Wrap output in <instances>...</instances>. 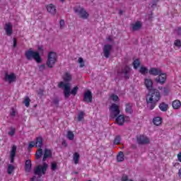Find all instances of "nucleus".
<instances>
[{
    "instance_id": "3c124183",
    "label": "nucleus",
    "mask_w": 181,
    "mask_h": 181,
    "mask_svg": "<svg viewBox=\"0 0 181 181\" xmlns=\"http://www.w3.org/2000/svg\"><path fill=\"white\" fill-rule=\"evenodd\" d=\"M59 100L58 98H54L53 100V103L55 105H59Z\"/></svg>"
},
{
    "instance_id": "7c9ffc66",
    "label": "nucleus",
    "mask_w": 181,
    "mask_h": 181,
    "mask_svg": "<svg viewBox=\"0 0 181 181\" xmlns=\"http://www.w3.org/2000/svg\"><path fill=\"white\" fill-rule=\"evenodd\" d=\"M139 73L142 74V76H145L149 73V70H148V68L145 66H141L139 69Z\"/></svg>"
},
{
    "instance_id": "4be33fe9",
    "label": "nucleus",
    "mask_w": 181,
    "mask_h": 181,
    "mask_svg": "<svg viewBox=\"0 0 181 181\" xmlns=\"http://www.w3.org/2000/svg\"><path fill=\"white\" fill-rule=\"evenodd\" d=\"M132 105H133L131 103H127L125 104V112H127V114H133L134 110H132Z\"/></svg>"
},
{
    "instance_id": "58836bf2",
    "label": "nucleus",
    "mask_w": 181,
    "mask_h": 181,
    "mask_svg": "<svg viewBox=\"0 0 181 181\" xmlns=\"http://www.w3.org/2000/svg\"><path fill=\"white\" fill-rule=\"evenodd\" d=\"M24 104L25 107H29V105H30V98H29V97L26 96L25 98Z\"/></svg>"
},
{
    "instance_id": "8fccbe9b",
    "label": "nucleus",
    "mask_w": 181,
    "mask_h": 181,
    "mask_svg": "<svg viewBox=\"0 0 181 181\" xmlns=\"http://www.w3.org/2000/svg\"><path fill=\"white\" fill-rule=\"evenodd\" d=\"M13 47H16L17 45H18V40H16V38H13Z\"/></svg>"
},
{
    "instance_id": "79ce46f5",
    "label": "nucleus",
    "mask_w": 181,
    "mask_h": 181,
    "mask_svg": "<svg viewBox=\"0 0 181 181\" xmlns=\"http://www.w3.org/2000/svg\"><path fill=\"white\" fill-rule=\"evenodd\" d=\"M78 63L80 64V67L81 68L84 67V60L83 59V58L80 57L78 59Z\"/></svg>"
},
{
    "instance_id": "f257e3e1",
    "label": "nucleus",
    "mask_w": 181,
    "mask_h": 181,
    "mask_svg": "<svg viewBox=\"0 0 181 181\" xmlns=\"http://www.w3.org/2000/svg\"><path fill=\"white\" fill-rule=\"evenodd\" d=\"M146 100L147 104H150V110H153L156 107V103L160 100V92L156 89L148 90Z\"/></svg>"
},
{
    "instance_id": "5701e85b",
    "label": "nucleus",
    "mask_w": 181,
    "mask_h": 181,
    "mask_svg": "<svg viewBox=\"0 0 181 181\" xmlns=\"http://www.w3.org/2000/svg\"><path fill=\"white\" fill-rule=\"evenodd\" d=\"M129 71H131V68L129 66H126L122 69V73L124 75L125 78H129Z\"/></svg>"
},
{
    "instance_id": "1a4fd4ad",
    "label": "nucleus",
    "mask_w": 181,
    "mask_h": 181,
    "mask_svg": "<svg viewBox=\"0 0 181 181\" xmlns=\"http://www.w3.org/2000/svg\"><path fill=\"white\" fill-rule=\"evenodd\" d=\"M112 50V45L109 44L104 45L103 54H104V57H106V59H108V57H110Z\"/></svg>"
},
{
    "instance_id": "412c9836",
    "label": "nucleus",
    "mask_w": 181,
    "mask_h": 181,
    "mask_svg": "<svg viewBox=\"0 0 181 181\" xmlns=\"http://www.w3.org/2000/svg\"><path fill=\"white\" fill-rule=\"evenodd\" d=\"M25 170L26 173H29L32 170V160H27L25 163Z\"/></svg>"
},
{
    "instance_id": "b1692460",
    "label": "nucleus",
    "mask_w": 181,
    "mask_h": 181,
    "mask_svg": "<svg viewBox=\"0 0 181 181\" xmlns=\"http://www.w3.org/2000/svg\"><path fill=\"white\" fill-rule=\"evenodd\" d=\"M63 80L64 81V84H67L69 81H71V74L69 72H66L63 76Z\"/></svg>"
},
{
    "instance_id": "864d4df0",
    "label": "nucleus",
    "mask_w": 181,
    "mask_h": 181,
    "mask_svg": "<svg viewBox=\"0 0 181 181\" xmlns=\"http://www.w3.org/2000/svg\"><path fill=\"white\" fill-rule=\"evenodd\" d=\"M177 158L178 162H180V163H181V152H180V153L177 155Z\"/></svg>"
},
{
    "instance_id": "ddd939ff",
    "label": "nucleus",
    "mask_w": 181,
    "mask_h": 181,
    "mask_svg": "<svg viewBox=\"0 0 181 181\" xmlns=\"http://www.w3.org/2000/svg\"><path fill=\"white\" fill-rule=\"evenodd\" d=\"M144 86L148 91H151V90H155V88H153V81H152V79L151 78L144 79Z\"/></svg>"
},
{
    "instance_id": "f704fd0d",
    "label": "nucleus",
    "mask_w": 181,
    "mask_h": 181,
    "mask_svg": "<svg viewBox=\"0 0 181 181\" xmlns=\"http://www.w3.org/2000/svg\"><path fill=\"white\" fill-rule=\"evenodd\" d=\"M113 144L114 145H119V144H121V136H116L114 139Z\"/></svg>"
},
{
    "instance_id": "f8f14e48",
    "label": "nucleus",
    "mask_w": 181,
    "mask_h": 181,
    "mask_svg": "<svg viewBox=\"0 0 181 181\" xmlns=\"http://www.w3.org/2000/svg\"><path fill=\"white\" fill-rule=\"evenodd\" d=\"M166 74L161 72V74H159L156 78L155 81L159 83V84H165L166 83Z\"/></svg>"
},
{
    "instance_id": "de8ad7c7",
    "label": "nucleus",
    "mask_w": 181,
    "mask_h": 181,
    "mask_svg": "<svg viewBox=\"0 0 181 181\" xmlns=\"http://www.w3.org/2000/svg\"><path fill=\"white\" fill-rule=\"evenodd\" d=\"M158 2H159V0H152L151 8L156 6V5H158Z\"/></svg>"
},
{
    "instance_id": "dca6fc26",
    "label": "nucleus",
    "mask_w": 181,
    "mask_h": 181,
    "mask_svg": "<svg viewBox=\"0 0 181 181\" xmlns=\"http://www.w3.org/2000/svg\"><path fill=\"white\" fill-rule=\"evenodd\" d=\"M46 8L49 13H51V15H56V12H57L56 6H54L53 4L47 5Z\"/></svg>"
},
{
    "instance_id": "c85d7f7f",
    "label": "nucleus",
    "mask_w": 181,
    "mask_h": 181,
    "mask_svg": "<svg viewBox=\"0 0 181 181\" xmlns=\"http://www.w3.org/2000/svg\"><path fill=\"white\" fill-rule=\"evenodd\" d=\"M42 155H43V150L42 148L38 147L35 153V159H40V158H42Z\"/></svg>"
},
{
    "instance_id": "473e14b6",
    "label": "nucleus",
    "mask_w": 181,
    "mask_h": 181,
    "mask_svg": "<svg viewBox=\"0 0 181 181\" xmlns=\"http://www.w3.org/2000/svg\"><path fill=\"white\" fill-rule=\"evenodd\" d=\"M139 66H141V61H139V59H135L133 62V67H134V69H135V70H136V69H138V67H139Z\"/></svg>"
},
{
    "instance_id": "6ab92c4d",
    "label": "nucleus",
    "mask_w": 181,
    "mask_h": 181,
    "mask_svg": "<svg viewBox=\"0 0 181 181\" xmlns=\"http://www.w3.org/2000/svg\"><path fill=\"white\" fill-rule=\"evenodd\" d=\"M52 150L45 148L44 151V156L42 158V162H46V159H47V158H52Z\"/></svg>"
},
{
    "instance_id": "052dcab7",
    "label": "nucleus",
    "mask_w": 181,
    "mask_h": 181,
    "mask_svg": "<svg viewBox=\"0 0 181 181\" xmlns=\"http://www.w3.org/2000/svg\"><path fill=\"white\" fill-rule=\"evenodd\" d=\"M35 179H36V177H35V176L31 177V178H30V181H35Z\"/></svg>"
},
{
    "instance_id": "393cba45",
    "label": "nucleus",
    "mask_w": 181,
    "mask_h": 181,
    "mask_svg": "<svg viewBox=\"0 0 181 181\" xmlns=\"http://www.w3.org/2000/svg\"><path fill=\"white\" fill-rule=\"evenodd\" d=\"M158 107H159L160 111H162L163 112H166V111H168V110H169V105H168L165 102L160 103Z\"/></svg>"
},
{
    "instance_id": "0eeeda50",
    "label": "nucleus",
    "mask_w": 181,
    "mask_h": 181,
    "mask_svg": "<svg viewBox=\"0 0 181 181\" xmlns=\"http://www.w3.org/2000/svg\"><path fill=\"white\" fill-rule=\"evenodd\" d=\"M136 141L139 145H148L151 143L149 138L144 134L136 136Z\"/></svg>"
},
{
    "instance_id": "bf43d9fd",
    "label": "nucleus",
    "mask_w": 181,
    "mask_h": 181,
    "mask_svg": "<svg viewBox=\"0 0 181 181\" xmlns=\"http://www.w3.org/2000/svg\"><path fill=\"white\" fill-rule=\"evenodd\" d=\"M177 33H178V35H181V28L180 27L177 28Z\"/></svg>"
},
{
    "instance_id": "f3484780",
    "label": "nucleus",
    "mask_w": 181,
    "mask_h": 181,
    "mask_svg": "<svg viewBox=\"0 0 181 181\" xmlns=\"http://www.w3.org/2000/svg\"><path fill=\"white\" fill-rule=\"evenodd\" d=\"M5 31L6 33L7 36H11L13 32V28H12V24L11 23H6L5 25Z\"/></svg>"
},
{
    "instance_id": "a19ab883",
    "label": "nucleus",
    "mask_w": 181,
    "mask_h": 181,
    "mask_svg": "<svg viewBox=\"0 0 181 181\" xmlns=\"http://www.w3.org/2000/svg\"><path fill=\"white\" fill-rule=\"evenodd\" d=\"M111 98H112V101H114L115 103L118 101V100H119V98H118V95H115V94L111 95Z\"/></svg>"
},
{
    "instance_id": "f03ea898",
    "label": "nucleus",
    "mask_w": 181,
    "mask_h": 181,
    "mask_svg": "<svg viewBox=\"0 0 181 181\" xmlns=\"http://www.w3.org/2000/svg\"><path fill=\"white\" fill-rule=\"evenodd\" d=\"M59 88H64V95L65 100H67L70 97V94L75 96L77 95V91H78V86H75L71 90L70 83H64V82L61 81L58 84Z\"/></svg>"
},
{
    "instance_id": "e2e57ef3",
    "label": "nucleus",
    "mask_w": 181,
    "mask_h": 181,
    "mask_svg": "<svg viewBox=\"0 0 181 181\" xmlns=\"http://www.w3.org/2000/svg\"><path fill=\"white\" fill-rule=\"evenodd\" d=\"M74 173H75V175H78V173H77V172H75Z\"/></svg>"
},
{
    "instance_id": "72a5a7b5",
    "label": "nucleus",
    "mask_w": 181,
    "mask_h": 181,
    "mask_svg": "<svg viewBox=\"0 0 181 181\" xmlns=\"http://www.w3.org/2000/svg\"><path fill=\"white\" fill-rule=\"evenodd\" d=\"M13 170H15V167L12 164H9L7 168V173L8 175H12Z\"/></svg>"
},
{
    "instance_id": "4d7b16f0",
    "label": "nucleus",
    "mask_w": 181,
    "mask_h": 181,
    "mask_svg": "<svg viewBox=\"0 0 181 181\" xmlns=\"http://www.w3.org/2000/svg\"><path fill=\"white\" fill-rule=\"evenodd\" d=\"M178 177L181 179V168L178 170Z\"/></svg>"
},
{
    "instance_id": "a211bd4d",
    "label": "nucleus",
    "mask_w": 181,
    "mask_h": 181,
    "mask_svg": "<svg viewBox=\"0 0 181 181\" xmlns=\"http://www.w3.org/2000/svg\"><path fill=\"white\" fill-rule=\"evenodd\" d=\"M15 156H16V146H13L10 153L11 163L15 162Z\"/></svg>"
},
{
    "instance_id": "0e129e2a",
    "label": "nucleus",
    "mask_w": 181,
    "mask_h": 181,
    "mask_svg": "<svg viewBox=\"0 0 181 181\" xmlns=\"http://www.w3.org/2000/svg\"><path fill=\"white\" fill-rule=\"evenodd\" d=\"M61 1V2H64V0H60Z\"/></svg>"
},
{
    "instance_id": "423d86ee",
    "label": "nucleus",
    "mask_w": 181,
    "mask_h": 181,
    "mask_svg": "<svg viewBox=\"0 0 181 181\" xmlns=\"http://www.w3.org/2000/svg\"><path fill=\"white\" fill-rule=\"evenodd\" d=\"M121 111L119 110V106L118 105L113 103L110 106V117L111 118H116L119 115Z\"/></svg>"
},
{
    "instance_id": "ea45409f",
    "label": "nucleus",
    "mask_w": 181,
    "mask_h": 181,
    "mask_svg": "<svg viewBox=\"0 0 181 181\" xmlns=\"http://www.w3.org/2000/svg\"><path fill=\"white\" fill-rule=\"evenodd\" d=\"M174 46L178 47V49L181 48V40H175L174 42Z\"/></svg>"
},
{
    "instance_id": "603ef678",
    "label": "nucleus",
    "mask_w": 181,
    "mask_h": 181,
    "mask_svg": "<svg viewBox=\"0 0 181 181\" xmlns=\"http://www.w3.org/2000/svg\"><path fill=\"white\" fill-rule=\"evenodd\" d=\"M128 180V175H124L122 177V181H127Z\"/></svg>"
},
{
    "instance_id": "a18cd8bd",
    "label": "nucleus",
    "mask_w": 181,
    "mask_h": 181,
    "mask_svg": "<svg viewBox=\"0 0 181 181\" xmlns=\"http://www.w3.org/2000/svg\"><path fill=\"white\" fill-rule=\"evenodd\" d=\"M66 23H64V20L62 19L59 21V26L61 29H63Z\"/></svg>"
},
{
    "instance_id": "9b49d317",
    "label": "nucleus",
    "mask_w": 181,
    "mask_h": 181,
    "mask_svg": "<svg viewBox=\"0 0 181 181\" xmlns=\"http://www.w3.org/2000/svg\"><path fill=\"white\" fill-rule=\"evenodd\" d=\"M83 101L88 104L93 103V93L90 90H86L83 95Z\"/></svg>"
},
{
    "instance_id": "4468645a",
    "label": "nucleus",
    "mask_w": 181,
    "mask_h": 181,
    "mask_svg": "<svg viewBox=\"0 0 181 181\" xmlns=\"http://www.w3.org/2000/svg\"><path fill=\"white\" fill-rule=\"evenodd\" d=\"M148 73L150 76H158L159 74H161L162 70L159 68L152 67L149 69Z\"/></svg>"
},
{
    "instance_id": "a878e982",
    "label": "nucleus",
    "mask_w": 181,
    "mask_h": 181,
    "mask_svg": "<svg viewBox=\"0 0 181 181\" xmlns=\"http://www.w3.org/2000/svg\"><path fill=\"white\" fill-rule=\"evenodd\" d=\"M43 145V139L42 136H38L35 140V146L36 148H42Z\"/></svg>"
},
{
    "instance_id": "09e8293b",
    "label": "nucleus",
    "mask_w": 181,
    "mask_h": 181,
    "mask_svg": "<svg viewBox=\"0 0 181 181\" xmlns=\"http://www.w3.org/2000/svg\"><path fill=\"white\" fill-rule=\"evenodd\" d=\"M34 146H36V144L35 141H30L29 145H28V147L29 148H33Z\"/></svg>"
},
{
    "instance_id": "2eb2a0df",
    "label": "nucleus",
    "mask_w": 181,
    "mask_h": 181,
    "mask_svg": "<svg viewBox=\"0 0 181 181\" xmlns=\"http://www.w3.org/2000/svg\"><path fill=\"white\" fill-rule=\"evenodd\" d=\"M115 121L117 125L122 126L125 122V117H124V115H119L116 117Z\"/></svg>"
},
{
    "instance_id": "e433bc0d",
    "label": "nucleus",
    "mask_w": 181,
    "mask_h": 181,
    "mask_svg": "<svg viewBox=\"0 0 181 181\" xmlns=\"http://www.w3.org/2000/svg\"><path fill=\"white\" fill-rule=\"evenodd\" d=\"M16 132V129H15V127H11L10 132H8V135H9V136H13Z\"/></svg>"
},
{
    "instance_id": "6e6552de",
    "label": "nucleus",
    "mask_w": 181,
    "mask_h": 181,
    "mask_svg": "<svg viewBox=\"0 0 181 181\" xmlns=\"http://www.w3.org/2000/svg\"><path fill=\"white\" fill-rule=\"evenodd\" d=\"M75 12H76L82 19H87V18H88V13H87L83 8H76Z\"/></svg>"
},
{
    "instance_id": "37998d69",
    "label": "nucleus",
    "mask_w": 181,
    "mask_h": 181,
    "mask_svg": "<svg viewBox=\"0 0 181 181\" xmlns=\"http://www.w3.org/2000/svg\"><path fill=\"white\" fill-rule=\"evenodd\" d=\"M163 94L164 95H168V94H169V88H163Z\"/></svg>"
},
{
    "instance_id": "9d476101",
    "label": "nucleus",
    "mask_w": 181,
    "mask_h": 181,
    "mask_svg": "<svg viewBox=\"0 0 181 181\" xmlns=\"http://www.w3.org/2000/svg\"><path fill=\"white\" fill-rule=\"evenodd\" d=\"M4 80L5 81H8V84H12L13 81H16V75H15L13 73H11L10 74L6 73Z\"/></svg>"
},
{
    "instance_id": "338daca9",
    "label": "nucleus",
    "mask_w": 181,
    "mask_h": 181,
    "mask_svg": "<svg viewBox=\"0 0 181 181\" xmlns=\"http://www.w3.org/2000/svg\"><path fill=\"white\" fill-rule=\"evenodd\" d=\"M88 181H93V180H88Z\"/></svg>"
},
{
    "instance_id": "4c0bfd02",
    "label": "nucleus",
    "mask_w": 181,
    "mask_h": 181,
    "mask_svg": "<svg viewBox=\"0 0 181 181\" xmlns=\"http://www.w3.org/2000/svg\"><path fill=\"white\" fill-rule=\"evenodd\" d=\"M84 119V112L81 111L78 114V121L81 122Z\"/></svg>"
},
{
    "instance_id": "c9c22d12",
    "label": "nucleus",
    "mask_w": 181,
    "mask_h": 181,
    "mask_svg": "<svg viewBox=\"0 0 181 181\" xmlns=\"http://www.w3.org/2000/svg\"><path fill=\"white\" fill-rule=\"evenodd\" d=\"M67 138L69 139V141H73L74 139V134H73V132L69 131L67 133Z\"/></svg>"
},
{
    "instance_id": "69168bd1",
    "label": "nucleus",
    "mask_w": 181,
    "mask_h": 181,
    "mask_svg": "<svg viewBox=\"0 0 181 181\" xmlns=\"http://www.w3.org/2000/svg\"><path fill=\"white\" fill-rule=\"evenodd\" d=\"M158 88H159V90H161V89H162V88H160V87H159Z\"/></svg>"
},
{
    "instance_id": "49530a36",
    "label": "nucleus",
    "mask_w": 181,
    "mask_h": 181,
    "mask_svg": "<svg viewBox=\"0 0 181 181\" xmlns=\"http://www.w3.org/2000/svg\"><path fill=\"white\" fill-rule=\"evenodd\" d=\"M11 117H15L16 115V110L13 107L10 113Z\"/></svg>"
},
{
    "instance_id": "7ed1b4c3",
    "label": "nucleus",
    "mask_w": 181,
    "mask_h": 181,
    "mask_svg": "<svg viewBox=\"0 0 181 181\" xmlns=\"http://www.w3.org/2000/svg\"><path fill=\"white\" fill-rule=\"evenodd\" d=\"M25 56L27 60H35L37 63L42 62V58L40 57V54L38 52H35L32 50V48L29 49L25 52Z\"/></svg>"
},
{
    "instance_id": "6e6d98bb",
    "label": "nucleus",
    "mask_w": 181,
    "mask_h": 181,
    "mask_svg": "<svg viewBox=\"0 0 181 181\" xmlns=\"http://www.w3.org/2000/svg\"><path fill=\"white\" fill-rule=\"evenodd\" d=\"M62 145H63V146H67V141H66V140H64L62 141Z\"/></svg>"
},
{
    "instance_id": "bb28decb",
    "label": "nucleus",
    "mask_w": 181,
    "mask_h": 181,
    "mask_svg": "<svg viewBox=\"0 0 181 181\" xmlns=\"http://www.w3.org/2000/svg\"><path fill=\"white\" fill-rule=\"evenodd\" d=\"M172 107L174 110H179L181 107V102L179 100H175L173 101Z\"/></svg>"
},
{
    "instance_id": "680f3d73",
    "label": "nucleus",
    "mask_w": 181,
    "mask_h": 181,
    "mask_svg": "<svg viewBox=\"0 0 181 181\" xmlns=\"http://www.w3.org/2000/svg\"><path fill=\"white\" fill-rule=\"evenodd\" d=\"M123 12L124 11H122V10H119V15H122Z\"/></svg>"
},
{
    "instance_id": "cd10ccee",
    "label": "nucleus",
    "mask_w": 181,
    "mask_h": 181,
    "mask_svg": "<svg viewBox=\"0 0 181 181\" xmlns=\"http://www.w3.org/2000/svg\"><path fill=\"white\" fill-rule=\"evenodd\" d=\"M153 122L154 125H156L158 127V126L160 125V124H162V122H163V119L160 117H156L153 118Z\"/></svg>"
},
{
    "instance_id": "20e7f679",
    "label": "nucleus",
    "mask_w": 181,
    "mask_h": 181,
    "mask_svg": "<svg viewBox=\"0 0 181 181\" xmlns=\"http://www.w3.org/2000/svg\"><path fill=\"white\" fill-rule=\"evenodd\" d=\"M57 62V54L54 52H50L48 53V58L47 61V66L52 69L56 62Z\"/></svg>"
},
{
    "instance_id": "c03bdc74",
    "label": "nucleus",
    "mask_w": 181,
    "mask_h": 181,
    "mask_svg": "<svg viewBox=\"0 0 181 181\" xmlns=\"http://www.w3.org/2000/svg\"><path fill=\"white\" fill-rule=\"evenodd\" d=\"M51 169H52V170H56V169H57V163H51Z\"/></svg>"
},
{
    "instance_id": "13d9d810",
    "label": "nucleus",
    "mask_w": 181,
    "mask_h": 181,
    "mask_svg": "<svg viewBox=\"0 0 181 181\" xmlns=\"http://www.w3.org/2000/svg\"><path fill=\"white\" fill-rule=\"evenodd\" d=\"M43 93H44V90H42V89H40V92H38V94H39L40 95H43Z\"/></svg>"
},
{
    "instance_id": "39448f33",
    "label": "nucleus",
    "mask_w": 181,
    "mask_h": 181,
    "mask_svg": "<svg viewBox=\"0 0 181 181\" xmlns=\"http://www.w3.org/2000/svg\"><path fill=\"white\" fill-rule=\"evenodd\" d=\"M47 170V163H43L42 165H37L34 170V174L37 175L40 177H42V175H46Z\"/></svg>"
},
{
    "instance_id": "aec40b11",
    "label": "nucleus",
    "mask_w": 181,
    "mask_h": 181,
    "mask_svg": "<svg viewBox=\"0 0 181 181\" xmlns=\"http://www.w3.org/2000/svg\"><path fill=\"white\" fill-rule=\"evenodd\" d=\"M132 30L136 32V30H140L142 28V23L141 21H136V23L132 24Z\"/></svg>"
},
{
    "instance_id": "c756f323",
    "label": "nucleus",
    "mask_w": 181,
    "mask_h": 181,
    "mask_svg": "<svg viewBox=\"0 0 181 181\" xmlns=\"http://www.w3.org/2000/svg\"><path fill=\"white\" fill-rule=\"evenodd\" d=\"M124 152L119 151L117 156V162H124Z\"/></svg>"
},
{
    "instance_id": "2f4dec72",
    "label": "nucleus",
    "mask_w": 181,
    "mask_h": 181,
    "mask_svg": "<svg viewBox=\"0 0 181 181\" xmlns=\"http://www.w3.org/2000/svg\"><path fill=\"white\" fill-rule=\"evenodd\" d=\"M73 159L75 165H78L80 160V154L78 152L74 153Z\"/></svg>"
},
{
    "instance_id": "5fc2aeb1",
    "label": "nucleus",
    "mask_w": 181,
    "mask_h": 181,
    "mask_svg": "<svg viewBox=\"0 0 181 181\" xmlns=\"http://www.w3.org/2000/svg\"><path fill=\"white\" fill-rule=\"evenodd\" d=\"M39 69L40 71H42V70H45V64H42L41 66H40Z\"/></svg>"
}]
</instances>
